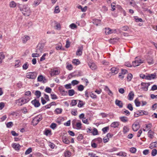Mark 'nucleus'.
<instances>
[{"label":"nucleus","mask_w":157,"mask_h":157,"mask_svg":"<svg viewBox=\"0 0 157 157\" xmlns=\"http://www.w3.org/2000/svg\"><path fill=\"white\" fill-rule=\"evenodd\" d=\"M30 100V99L28 97L21 98L15 100V103L18 106H21L28 103Z\"/></svg>","instance_id":"f257e3e1"},{"label":"nucleus","mask_w":157,"mask_h":157,"mask_svg":"<svg viewBox=\"0 0 157 157\" xmlns=\"http://www.w3.org/2000/svg\"><path fill=\"white\" fill-rule=\"evenodd\" d=\"M23 14L25 16H29L31 12L29 7L27 5H24L22 9L20 8Z\"/></svg>","instance_id":"f03ea898"},{"label":"nucleus","mask_w":157,"mask_h":157,"mask_svg":"<svg viewBox=\"0 0 157 157\" xmlns=\"http://www.w3.org/2000/svg\"><path fill=\"white\" fill-rule=\"evenodd\" d=\"M42 119L41 115H39L35 117L33 120L32 123L33 125L35 126Z\"/></svg>","instance_id":"7ed1b4c3"},{"label":"nucleus","mask_w":157,"mask_h":157,"mask_svg":"<svg viewBox=\"0 0 157 157\" xmlns=\"http://www.w3.org/2000/svg\"><path fill=\"white\" fill-rule=\"evenodd\" d=\"M76 121L73 120L72 122V125L74 128L77 129H80L82 128V124L81 122H76Z\"/></svg>","instance_id":"20e7f679"},{"label":"nucleus","mask_w":157,"mask_h":157,"mask_svg":"<svg viewBox=\"0 0 157 157\" xmlns=\"http://www.w3.org/2000/svg\"><path fill=\"white\" fill-rule=\"evenodd\" d=\"M37 75V73L36 72H30L27 74L26 77L29 79H33L36 78Z\"/></svg>","instance_id":"39448f33"},{"label":"nucleus","mask_w":157,"mask_h":157,"mask_svg":"<svg viewBox=\"0 0 157 157\" xmlns=\"http://www.w3.org/2000/svg\"><path fill=\"white\" fill-rule=\"evenodd\" d=\"M143 63V61L142 60L137 59L136 57L135 60L132 62V65L133 67H135L139 66L140 64Z\"/></svg>","instance_id":"423d86ee"},{"label":"nucleus","mask_w":157,"mask_h":157,"mask_svg":"<svg viewBox=\"0 0 157 157\" xmlns=\"http://www.w3.org/2000/svg\"><path fill=\"white\" fill-rule=\"evenodd\" d=\"M44 47V44H39L36 48V52L38 53H42Z\"/></svg>","instance_id":"0eeeda50"},{"label":"nucleus","mask_w":157,"mask_h":157,"mask_svg":"<svg viewBox=\"0 0 157 157\" xmlns=\"http://www.w3.org/2000/svg\"><path fill=\"white\" fill-rule=\"evenodd\" d=\"M150 85L149 83H144L142 82L141 83V86H142L141 89H142L143 90L147 91L148 90V88L149 86Z\"/></svg>","instance_id":"6e6552de"},{"label":"nucleus","mask_w":157,"mask_h":157,"mask_svg":"<svg viewBox=\"0 0 157 157\" xmlns=\"http://www.w3.org/2000/svg\"><path fill=\"white\" fill-rule=\"evenodd\" d=\"M116 30H112L109 28H106L104 29V32L106 35H109L112 33H115Z\"/></svg>","instance_id":"1a4fd4ad"},{"label":"nucleus","mask_w":157,"mask_h":157,"mask_svg":"<svg viewBox=\"0 0 157 157\" xmlns=\"http://www.w3.org/2000/svg\"><path fill=\"white\" fill-rule=\"evenodd\" d=\"M140 127L139 123L138 122H135L132 125V129L134 131H137Z\"/></svg>","instance_id":"9d476101"},{"label":"nucleus","mask_w":157,"mask_h":157,"mask_svg":"<svg viewBox=\"0 0 157 157\" xmlns=\"http://www.w3.org/2000/svg\"><path fill=\"white\" fill-rule=\"evenodd\" d=\"M156 74L155 73L148 74L147 75H146V79L151 80V79H153L156 78Z\"/></svg>","instance_id":"9b49d317"},{"label":"nucleus","mask_w":157,"mask_h":157,"mask_svg":"<svg viewBox=\"0 0 157 157\" xmlns=\"http://www.w3.org/2000/svg\"><path fill=\"white\" fill-rule=\"evenodd\" d=\"M31 103L36 107H38L40 105V103L39 102V101L37 100L36 98L32 101H31Z\"/></svg>","instance_id":"f8f14e48"},{"label":"nucleus","mask_w":157,"mask_h":157,"mask_svg":"<svg viewBox=\"0 0 157 157\" xmlns=\"http://www.w3.org/2000/svg\"><path fill=\"white\" fill-rule=\"evenodd\" d=\"M37 81L38 82L42 81L43 83H45L47 82V80L43 75H40L37 78Z\"/></svg>","instance_id":"ddd939ff"},{"label":"nucleus","mask_w":157,"mask_h":157,"mask_svg":"<svg viewBox=\"0 0 157 157\" xmlns=\"http://www.w3.org/2000/svg\"><path fill=\"white\" fill-rule=\"evenodd\" d=\"M145 113H146L147 112L144 111H139L138 112H137V113H135L134 116L135 117H138L139 116L146 114Z\"/></svg>","instance_id":"4468645a"},{"label":"nucleus","mask_w":157,"mask_h":157,"mask_svg":"<svg viewBox=\"0 0 157 157\" xmlns=\"http://www.w3.org/2000/svg\"><path fill=\"white\" fill-rule=\"evenodd\" d=\"M83 49V47L82 46L79 47L77 51L76 52V54L78 56H80L82 53V51Z\"/></svg>","instance_id":"2eb2a0df"},{"label":"nucleus","mask_w":157,"mask_h":157,"mask_svg":"<svg viewBox=\"0 0 157 157\" xmlns=\"http://www.w3.org/2000/svg\"><path fill=\"white\" fill-rule=\"evenodd\" d=\"M30 39L29 36L26 35L24 36L21 38L22 41L24 43H25Z\"/></svg>","instance_id":"dca6fc26"},{"label":"nucleus","mask_w":157,"mask_h":157,"mask_svg":"<svg viewBox=\"0 0 157 157\" xmlns=\"http://www.w3.org/2000/svg\"><path fill=\"white\" fill-rule=\"evenodd\" d=\"M115 103L116 105L118 106L120 108H121L123 107V104L121 101L116 99L115 101Z\"/></svg>","instance_id":"f3484780"},{"label":"nucleus","mask_w":157,"mask_h":157,"mask_svg":"<svg viewBox=\"0 0 157 157\" xmlns=\"http://www.w3.org/2000/svg\"><path fill=\"white\" fill-rule=\"evenodd\" d=\"M88 65L92 70H94L97 68L96 65L94 63H88Z\"/></svg>","instance_id":"a211bd4d"},{"label":"nucleus","mask_w":157,"mask_h":157,"mask_svg":"<svg viewBox=\"0 0 157 157\" xmlns=\"http://www.w3.org/2000/svg\"><path fill=\"white\" fill-rule=\"evenodd\" d=\"M134 96V94L133 92L132 91H130L128 95V100L130 101L132 100L133 99Z\"/></svg>","instance_id":"6ab92c4d"},{"label":"nucleus","mask_w":157,"mask_h":157,"mask_svg":"<svg viewBox=\"0 0 157 157\" xmlns=\"http://www.w3.org/2000/svg\"><path fill=\"white\" fill-rule=\"evenodd\" d=\"M12 147L15 150H19L20 148V146L19 144L13 143L12 145Z\"/></svg>","instance_id":"aec40b11"},{"label":"nucleus","mask_w":157,"mask_h":157,"mask_svg":"<svg viewBox=\"0 0 157 157\" xmlns=\"http://www.w3.org/2000/svg\"><path fill=\"white\" fill-rule=\"evenodd\" d=\"M112 73L114 75L117 74L119 72V69L115 67H112L111 69Z\"/></svg>","instance_id":"412c9836"},{"label":"nucleus","mask_w":157,"mask_h":157,"mask_svg":"<svg viewBox=\"0 0 157 157\" xmlns=\"http://www.w3.org/2000/svg\"><path fill=\"white\" fill-rule=\"evenodd\" d=\"M116 155L117 156L125 157L127 156V154L124 152L121 151L116 153Z\"/></svg>","instance_id":"4be33fe9"},{"label":"nucleus","mask_w":157,"mask_h":157,"mask_svg":"<svg viewBox=\"0 0 157 157\" xmlns=\"http://www.w3.org/2000/svg\"><path fill=\"white\" fill-rule=\"evenodd\" d=\"M101 20L97 19H94L93 20V23L96 26H98L101 23Z\"/></svg>","instance_id":"5701e85b"},{"label":"nucleus","mask_w":157,"mask_h":157,"mask_svg":"<svg viewBox=\"0 0 157 157\" xmlns=\"http://www.w3.org/2000/svg\"><path fill=\"white\" fill-rule=\"evenodd\" d=\"M119 125V123L118 122H113L110 125L111 127L114 128L118 127Z\"/></svg>","instance_id":"b1692460"},{"label":"nucleus","mask_w":157,"mask_h":157,"mask_svg":"<svg viewBox=\"0 0 157 157\" xmlns=\"http://www.w3.org/2000/svg\"><path fill=\"white\" fill-rule=\"evenodd\" d=\"M129 130V128L127 126H125L123 128V132L124 134H126L128 132Z\"/></svg>","instance_id":"393cba45"},{"label":"nucleus","mask_w":157,"mask_h":157,"mask_svg":"<svg viewBox=\"0 0 157 157\" xmlns=\"http://www.w3.org/2000/svg\"><path fill=\"white\" fill-rule=\"evenodd\" d=\"M120 119L121 121L124 123L127 122L128 121V118L125 117H120Z\"/></svg>","instance_id":"a878e982"},{"label":"nucleus","mask_w":157,"mask_h":157,"mask_svg":"<svg viewBox=\"0 0 157 157\" xmlns=\"http://www.w3.org/2000/svg\"><path fill=\"white\" fill-rule=\"evenodd\" d=\"M60 73V71L58 70H53L52 71L51 73V75H54L59 74Z\"/></svg>","instance_id":"bb28decb"},{"label":"nucleus","mask_w":157,"mask_h":157,"mask_svg":"<svg viewBox=\"0 0 157 157\" xmlns=\"http://www.w3.org/2000/svg\"><path fill=\"white\" fill-rule=\"evenodd\" d=\"M157 147V142L152 143L150 145V147L151 149Z\"/></svg>","instance_id":"cd10ccee"},{"label":"nucleus","mask_w":157,"mask_h":157,"mask_svg":"<svg viewBox=\"0 0 157 157\" xmlns=\"http://www.w3.org/2000/svg\"><path fill=\"white\" fill-rule=\"evenodd\" d=\"M154 132L151 130H149L148 132V136L150 138L152 139L153 137Z\"/></svg>","instance_id":"c85d7f7f"},{"label":"nucleus","mask_w":157,"mask_h":157,"mask_svg":"<svg viewBox=\"0 0 157 157\" xmlns=\"http://www.w3.org/2000/svg\"><path fill=\"white\" fill-rule=\"evenodd\" d=\"M68 93L69 96H72L75 94V91L73 89L70 90L68 91Z\"/></svg>","instance_id":"c756f323"},{"label":"nucleus","mask_w":157,"mask_h":157,"mask_svg":"<svg viewBox=\"0 0 157 157\" xmlns=\"http://www.w3.org/2000/svg\"><path fill=\"white\" fill-rule=\"evenodd\" d=\"M63 141L65 144H69L70 143V141L68 139L65 137L63 138Z\"/></svg>","instance_id":"7c9ffc66"},{"label":"nucleus","mask_w":157,"mask_h":157,"mask_svg":"<svg viewBox=\"0 0 157 157\" xmlns=\"http://www.w3.org/2000/svg\"><path fill=\"white\" fill-rule=\"evenodd\" d=\"M5 55L2 52L0 53V64L2 63L3 60L5 58Z\"/></svg>","instance_id":"2f4dec72"},{"label":"nucleus","mask_w":157,"mask_h":157,"mask_svg":"<svg viewBox=\"0 0 157 157\" xmlns=\"http://www.w3.org/2000/svg\"><path fill=\"white\" fill-rule=\"evenodd\" d=\"M55 25L56 27V29L58 30H60L61 29V25L59 23H58L56 22H55Z\"/></svg>","instance_id":"473e14b6"},{"label":"nucleus","mask_w":157,"mask_h":157,"mask_svg":"<svg viewBox=\"0 0 157 157\" xmlns=\"http://www.w3.org/2000/svg\"><path fill=\"white\" fill-rule=\"evenodd\" d=\"M34 94L36 96L37 98H39L41 96V93L39 91L36 90Z\"/></svg>","instance_id":"72a5a7b5"},{"label":"nucleus","mask_w":157,"mask_h":157,"mask_svg":"<svg viewBox=\"0 0 157 157\" xmlns=\"http://www.w3.org/2000/svg\"><path fill=\"white\" fill-rule=\"evenodd\" d=\"M21 62L20 60H16L15 62V66L16 67H18L21 65Z\"/></svg>","instance_id":"f704fd0d"},{"label":"nucleus","mask_w":157,"mask_h":157,"mask_svg":"<svg viewBox=\"0 0 157 157\" xmlns=\"http://www.w3.org/2000/svg\"><path fill=\"white\" fill-rule=\"evenodd\" d=\"M10 6L11 8H14L16 6V3L13 1H12L10 3Z\"/></svg>","instance_id":"c9c22d12"},{"label":"nucleus","mask_w":157,"mask_h":157,"mask_svg":"<svg viewBox=\"0 0 157 157\" xmlns=\"http://www.w3.org/2000/svg\"><path fill=\"white\" fill-rule=\"evenodd\" d=\"M77 103V100H71V103L70 104V105L71 106H74Z\"/></svg>","instance_id":"e433bc0d"},{"label":"nucleus","mask_w":157,"mask_h":157,"mask_svg":"<svg viewBox=\"0 0 157 157\" xmlns=\"http://www.w3.org/2000/svg\"><path fill=\"white\" fill-rule=\"evenodd\" d=\"M41 0H34L33 5L36 6L39 5L41 2Z\"/></svg>","instance_id":"4c0bfd02"},{"label":"nucleus","mask_w":157,"mask_h":157,"mask_svg":"<svg viewBox=\"0 0 157 157\" xmlns=\"http://www.w3.org/2000/svg\"><path fill=\"white\" fill-rule=\"evenodd\" d=\"M29 64L27 62L25 63H24L22 66V68L23 70H27L28 68Z\"/></svg>","instance_id":"58836bf2"},{"label":"nucleus","mask_w":157,"mask_h":157,"mask_svg":"<svg viewBox=\"0 0 157 157\" xmlns=\"http://www.w3.org/2000/svg\"><path fill=\"white\" fill-rule=\"evenodd\" d=\"M44 134L47 136L49 135H51V131L49 130H45Z\"/></svg>","instance_id":"ea45409f"},{"label":"nucleus","mask_w":157,"mask_h":157,"mask_svg":"<svg viewBox=\"0 0 157 157\" xmlns=\"http://www.w3.org/2000/svg\"><path fill=\"white\" fill-rule=\"evenodd\" d=\"M71 155V152L68 151H66L64 152V155L66 157H69Z\"/></svg>","instance_id":"a19ab883"},{"label":"nucleus","mask_w":157,"mask_h":157,"mask_svg":"<svg viewBox=\"0 0 157 157\" xmlns=\"http://www.w3.org/2000/svg\"><path fill=\"white\" fill-rule=\"evenodd\" d=\"M73 63L75 65H78L79 64L80 62L78 59H74L72 61Z\"/></svg>","instance_id":"79ce46f5"},{"label":"nucleus","mask_w":157,"mask_h":157,"mask_svg":"<svg viewBox=\"0 0 157 157\" xmlns=\"http://www.w3.org/2000/svg\"><path fill=\"white\" fill-rule=\"evenodd\" d=\"M93 135H96L98 134V132L97 129L95 128H94L92 132H91Z\"/></svg>","instance_id":"37998d69"},{"label":"nucleus","mask_w":157,"mask_h":157,"mask_svg":"<svg viewBox=\"0 0 157 157\" xmlns=\"http://www.w3.org/2000/svg\"><path fill=\"white\" fill-rule=\"evenodd\" d=\"M119 38L118 37H116L112 39H111L110 40V42L114 43L115 42L117 41Z\"/></svg>","instance_id":"c03bdc74"},{"label":"nucleus","mask_w":157,"mask_h":157,"mask_svg":"<svg viewBox=\"0 0 157 157\" xmlns=\"http://www.w3.org/2000/svg\"><path fill=\"white\" fill-rule=\"evenodd\" d=\"M32 151V148L31 147H29L27 149L25 152V154L27 155L30 153Z\"/></svg>","instance_id":"a18cd8bd"},{"label":"nucleus","mask_w":157,"mask_h":157,"mask_svg":"<svg viewBox=\"0 0 157 157\" xmlns=\"http://www.w3.org/2000/svg\"><path fill=\"white\" fill-rule=\"evenodd\" d=\"M84 89V86L82 85H79L78 87V90L79 91H82Z\"/></svg>","instance_id":"49530a36"},{"label":"nucleus","mask_w":157,"mask_h":157,"mask_svg":"<svg viewBox=\"0 0 157 157\" xmlns=\"http://www.w3.org/2000/svg\"><path fill=\"white\" fill-rule=\"evenodd\" d=\"M157 154V150L156 149H154L152 151L151 153L152 156H154L156 155Z\"/></svg>","instance_id":"de8ad7c7"},{"label":"nucleus","mask_w":157,"mask_h":157,"mask_svg":"<svg viewBox=\"0 0 157 157\" xmlns=\"http://www.w3.org/2000/svg\"><path fill=\"white\" fill-rule=\"evenodd\" d=\"M52 90V89L50 88L47 87L45 89L44 91L47 93H50L51 92Z\"/></svg>","instance_id":"09e8293b"},{"label":"nucleus","mask_w":157,"mask_h":157,"mask_svg":"<svg viewBox=\"0 0 157 157\" xmlns=\"http://www.w3.org/2000/svg\"><path fill=\"white\" fill-rule=\"evenodd\" d=\"M62 111V109L61 108H57L55 110V112L56 114H59L61 113Z\"/></svg>","instance_id":"8fccbe9b"},{"label":"nucleus","mask_w":157,"mask_h":157,"mask_svg":"<svg viewBox=\"0 0 157 157\" xmlns=\"http://www.w3.org/2000/svg\"><path fill=\"white\" fill-rule=\"evenodd\" d=\"M56 49L57 50H64V48H62V46L61 45L57 46L56 47Z\"/></svg>","instance_id":"3c124183"},{"label":"nucleus","mask_w":157,"mask_h":157,"mask_svg":"<svg viewBox=\"0 0 157 157\" xmlns=\"http://www.w3.org/2000/svg\"><path fill=\"white\" fill-rule=\"evenodd\" d=\"M77 111L75 109H74L71 111V114L74 116H76L77 115Z\"/></svg>","instance_id":"603ef678"},{"label":"nucleus","mask_w":157,"mask_h":157,"mask_svg":"<svg viewBox=\"0 0 157 157\" xmlns=\"http://www.w3.org/2000/svg\"><path fill=\"white\" fill-rule=\"evenodd\" d=\"M95 140L96 142L100 143L102 141V139L101 138L99 137L95 139Z\"/></svg>","instance_id":"864d4df0"},{"label":"nucleus","mask_w":157,"mask_h":157,"mask_svg":"<svg viewBox=\"0 0 157 157\" xmlns=\"http://www.w3.org/2000/svg\"><path fill=\"white\" fill-rule=\"evenodd\" d=\"M132 77V75L131 73L128 74L127 76V80L128 81H130L131 80Z\"/></svg>","instance_id":"5fc2aeb1"},{"label":"nucleus","mask_w":157,"mask_h":157,"mask_svg":"<svg viewBox=\"0 0 157 157\" xmlns=\"http://www.w3.org/2000/svg\"><path fill=\"white\" fill-rule=\"evenodd\" d=\"M60 12L59 7L58 6H56L55 9L54 13H58Z\"/></svg>","instance_id":"6e6d98bb"},{"label":"nucleus","mask_w":157,"mask_h":157,"mask_svg":"<svg viewBox=\"0 0 157 157\" xmlns=\"http://www.w3.org/2000/svg\"><path fill=\"white\" fill-rule=\"evenodd\" d=\"M51 96L52 97V99L55 100L58 99V97L55 94H51Z\"/></svg>","instance_id":"4d7b16f0"},{"label":"nucleus","mask_w":157,"mask_h":157,"mask_svg":"<svg viewBox=\"0 0 157 157\" xmlns=\"http://www.w3.org/2000/svg\"><path fill=\"white\" fill-rule=\"evenodd\" d=\"M40 53L37 52L36 53H33L32 54V56L33 57H38L40 56Z\"/></svg>","instance_id":"13d9d810"},{"label":"nucleus","mask_w":157,"mask_h":157,"mask_svg":"<svg viewBox=\"0 0 157 157\" xmlns=\"http://www.w3.org/2000/svg\"><path fill=\"white\" fill-rule=\"evenodd\" d=\"M127 108L130 111H132L133 110L132 105L130 103H129L128 105Z\"/></svg>","instance_id":"bf43d9fd"},{"label":"nucleus","mask_w":157,"mask_h":157,"mask_svg":"<svg viewBox=\"0 0 157 157\" xmlns=\"http://www.w3.org/2000/svg\"><path fill=\"white\" fill-rule=\"evenodd\" d=\"M109 127H106L102 129V131L103 132L105 133L109 130Z\"/></svg>","instance_id":"052dcab7"},{"label":"nucleus","mask_w":157,"mask_h":157,"mask_svg":"<svg viewBox=\"0 0 157 157\" xmlns=\"http://www.w3.org/2000/svg\"><path fill=\"white\" fill-rule=\"evenodd\" d=\"M66 67L69 70H71L73 69L72 66L71 64H68L66 66Z\"/></svg>","instance_id":"680f3d73"},{"label":"nucleus","mask_w":157,"mask_h":157,"mask_svg":"<svg viewBox=\"0 0 157 157\" xmlns=\"http://www.w3.org/2000/svg\"><path fill=\"white\" fill-rule=\"evenodd\" d=\"M79 102L78 104V106L79 107H81L84 105L82 101L79 100Z\"/></svg>","instance_id":"e2e57ef3"},{"label":"nucleus","mask_w":157,"mask_h":157,"mask_svg":"<svg viewBox=\"0 0 157 157\" xmlns=\"http://www.w3.org/2000/svg\"><path fill=\"white\" fill-rule=\"evenodd\" d=\"M13 125V123L12 122H10L6 124V126L8 128L11 127Z\"/></svg>","instance_id":"0e129e2a"},{"label":"nucleus","mask_w":157,"mask_h":157,"mask_svg":"<svg viewBox=\"0 0 157 157\" xmlns=\"http://www.w3.org/2000/svg\"><path fill=\"white\" fill-rule=\"evenodd\" d=\"M70 27L72 29H74L75 28L77 27V25L74 23H72L70 25Z\"/></svg>","instance_id":"69168bd1"},{"label":"nucleus","mask_w":157,"mask_h":157,"mask_svg":"<svg viewBox=\"0 0 157 157\" xmlns=\"http://www.w3.org/2000/svg\"><path fill=\"white\" fill-rule=\"evenodd\" d=\"M70 43L69 40H67L66 41V44L65 45V47L67 48H68L70 47Z\"/></svg>","instance_id":"338daca9"},{"label":"nucleus","mask_w":157,"mask_h":157,"mask_svg":"<svg viewBox=\"0 0 157 157\" xmlns=\"http://www.w3.org/2000/svg\"><path fill=\"white\" fill-rule=\"evenodd\" d=\"M88 155L90 156V157H98V156L96 155V154L93 153H89Z\"/></svg>","instance_id":"774afa93"}]
</instances>
